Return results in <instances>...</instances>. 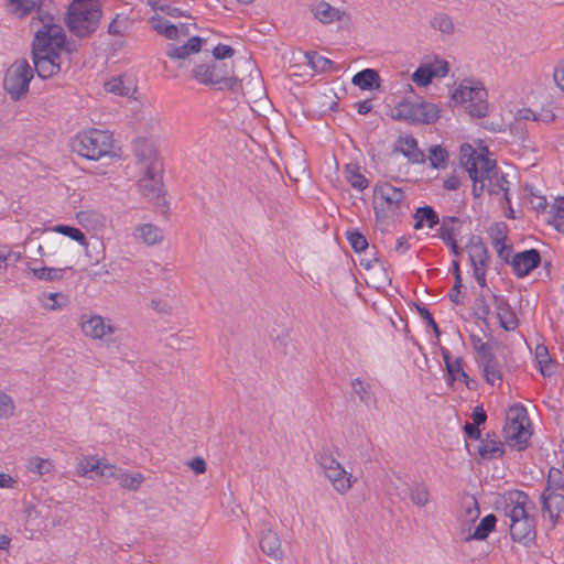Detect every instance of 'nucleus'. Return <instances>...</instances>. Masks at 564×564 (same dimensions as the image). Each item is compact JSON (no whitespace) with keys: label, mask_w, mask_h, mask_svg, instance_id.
<instances>
[{"label":"nucleus","mask_w":564,"mask_h":564,"mask_svg":"<svg viewBox=\"0 0 564 564\" xmlns=\"http://www.w3.org/2000/svg\"><path fill=\"white\" fill-rule=\"evenodd\" d=\"M40 22L42 26L34 34L31 55L34 72L47 79L62 70L59 50L66 44V34L51 14L41 15Z\"/></svg>","instance_id":"f257e3e1"},{"label":"nucleus","mask_w":564,"mask_h":564,"mask_svg":"<svg viewBox=\"0 0 564 564\" xmlns=\"http://www.w3.org/2000/svg\"><path fill=\"white\" fill-rule=\"evenodd\" d=\"M101 18L102 11L99 3L73 0L67 9L65 22L72 34L85 39L96 32Z\"/></svg>","instance_id":"f03ea898"},{"label":"nucleus","mask_w":564,"mask_h":564,"mask_svg":"<svg viewBox=\"0 0 564 564\" xmlns=\"http://www.w3.org/2000/svg\"><path fill=\"white\" fill-rule=\"evenodd\" d=\"M112 147V135L108 131L94 128L78 132L70 141L73 152L91 161L110 155Z\"/></svg>","instance_id":"7ed1b4c3"},{"label":"nucleus","mask_w":564,"mask_h":564,"mask_svg":"<svg viewBox=\"0 0 564 564\" xmlns=\"http://www.w3.org/2000/svg\"><path fill=\"white\" fill-rule=\"evenodd\" d=\"M531 422L525 408L518 403L509 408L502 433L505 442L519 452L528 447L532 435Z\"/></svg>","instance_id":"20e7f679"},{"label":"nucleus","mask_w":564,"mask_h":564,"mask_svg":"<svg viewBox=\"0 0 564 564\" xmlns=\"http://www.w3.org/2000/svg\"><path fill=\"white\" fill-rule=\"evenodd\" d=\"M512 508L509 511L510 535L516 542L533 541L535 539L534 520L529 517L525 505L529 496L524 491L516 490L510 494Z\"/></svg>","instance_id":"39448f33"},{"label":"nucleus","mask_w":564,"mask_h":564,"mask_svg":"<svg viewBox=\"0 0 564 564\" xmlns=\"http://www.w3.org/2000/svg\"><path fill=\"white\" fill-rule=\"evenodd\" d=\"M404 198V191L401 187H395L388 182L376 185L373 195L376 219L384 221L401 216Z\"/></svg>","instance_id":"423d86ee"},{"label":"nucleus","mask_w":564,"mask_h":564,"mask_svg":"<svg viewBox=\"0 0 564 564\" xmlns=\"http://www.w3.org/2000/svg\"><path fill=\"white\" fill-rule=\"evenodd\" d=\"M487 96L488 94L482 83L466 78L452 93L451 98L455 104L468 101V113L480 119L488 115Z\"/></svg>","instance_id":"0eeeda50"},{"label":"nucleus","mask_w":564,"mask_h":564,"mask_svg":"<svg viewBox=\"0 0 564 564\" xmlns=\"http://www.w3.org/2000/svg\"><path fill=\"white\" fill-rule=\"evenodd\" d=\"M34 76V69L25 58L12 63L3 77V89L11 100L19 101L29 93L30 83Z\"/></svg>","instance_id":"6e6552de"},{"label":"nucleus","mask_w":564,"mask_h":564,"mask_svg":"<svg viewBox=\"0 0 564 564\" xmlns=\"http://www.w3.org/2000/svg\"><path fill=\"white\" fill-rule=\"evenodd\" d=\"M440 108L434 104L403 100L395 106L392 118L409 123L431 124L440 119Z\"/></svg>","instance_id":"1a4fd4ad"},{"label":"nucleus","mask_w":564,"mask_h":564,"mask_svg":"<svg viewBox=\"0 0 564 564\" xmlns=\"http://www.w3.org/2000/svg\"><path fill=\"white\" fill-rule=\"evenodd\" d=\"M162 173L163 166L156 172H152L150 167H143V176L139 180L138 186L142 196L158 207L163 208L165 213L169 209V203L165 199Z\"/></svg>","instance_id":"9d476101"},{"label":"nucleus","mask_w":564,"mask_h":564,"mask_svg":"<svg viewBox=\"0 0 564 564\" xmlns=\"http://www.w3.org/2000/svg\"><path fill=\"white\" fill-rule=\"evenodd\" d=\"M133 151L138 161L143 164V167H150L153 172L163 166L161 160L158 155V150L154 147L153 142L148 140L147 138H137L133 141Z\"/></svg>","instance_id":"9b49d317"},{"label":"nucleus","mask_w":564,"mask_h":564,"mask_svg":"<svg viewBox=\"0 0 564 564\" xmlns=\"http://www.w3.org/2000/svg\"><path fill=\"white\" fill-rule=\"evenodd\" d=\"M216 80L217 89L227 88L234 93L241 88L242 80L235 76L234 67L221 61H209Z\"/></svg>","instance_id":"f8f14e48"},{"label":"nucleus","mask_w":564,"mask_h":564,"mask_svg":"<svg viewBox=\"0 0 564 564\" xmlns=\"http://www.w3.org/2000/svg\"><path fill=\"white\" fill-rule=\"evenodd\" d=\"M541 253L538 249L531 248L516 253L512 257L510 264L513 272L518 278L527 276L531 271L539 268L541 264Z\"/></svg>","instance_id":"ddd939ff"},{"label":"nucleus","mask_w":564,"mask_h":564,"mask_svg":"<svg viewBox=\"0 0 564 564\" xmlns=\"http://www.w3.org/2000/svg\"><path fill=\"white\" fill-rule=\"evenodd\" d=\"M492 304L495 306L500 327L507 332L514 330L519 325V319L511 308L508 300L502 295L492 294Z\"/></svg>","instance_id":"4468645a"},{"label":"nucleus","mask_w":564,"mask_h":564,"mask_svg":"<svg viewBox=\"0 0 564 564\" xmlns=\"http://www.w3.org/2000/svg\"><path fill=\"white\" fill-rule=\"evenodd\" d=\"M261 551L273 561L283 558V550L279 534L272 529H262L259 539Z\"/></svg>","instance_id":"2eb2a0df"},{"label":"nucleus","mask_w":564,"mask_h":564,"mask_svg":"<svg viewBox=\"0 0 564 564\" xmlns=\"http://www.w3.org/2000/svg\"><path fill=\"white\" fill-rule=\"evenodd\" d=\"M393 152L402 153L413 164L425 162V155L419 149L417 141L413 135L399 137L394 143Z\"/></svg>","instance_id":"dca6fc26"},{"label":"nucleus","mask_w":564,"mask_h":564,"mask_svg":"<svg viewBox=\"0 0 564 564\" xmlns=\"http://www.w3.org/2000/svg\"><path fill=\"white\" fill-rule=\"evenodd\" d=\"M478 362L482 367L484 378L487 383L494 386L496 381H502V371L494 352V347L478 356Z\"/></svg>","instance_id":"f3484780"},{"label":"nucleus","mask_w":564,"mask_h":564,"mask_svg":"<svg viewBox=\"0 0 564 564\" xmlns=\"http://www.w3.org/2000/svg\"><path fill=\"white\" fill-rule=\"evenodd\" d=\"M204 42V39L195 35L189 37L183 45H176L174 43L169 44L165 54L173 59H185L189 55L198 53Z\"/></svg>","instance_id":"a211bd4d"},{"label":"nucleus","mask_w":564,"mask_h":564,"mask_svg":"<svg viewBox=\"0 0 564 564\" xmlns=\"http://www.w3.org/2000/svg\"><path fill=\"white\" fill-rule=\"evenodd\" d=\"M465 249L471 265L487 267L489 261L488 249L480 236L471 235Z\"/></svg>","instance_id":"6ab92c4d"},{"label":"nucleus","mask_w":564,"mask_h":564,"mask_svg":"<svg viewBox=\"0 0 564 564\" xmlns=\"http://www.w3.org/2000/svg\"><path fill=\"white\" fill-rule=\"evenodd\" d=\"M83 333L95 339H101L106 334L113 333L111 325L105 324L101 316H91L87 321L82 323Z\"/></svg>","instance_id":"aec40b11"},{"label":"nucleus","mask_w":564,"mask_h":564,"mask_svg":"<svg viewBox=\"0 0 564 564\" xmlns=\"http://www.w3.org/2000/svg\"><path fill=\"white\" fill-rule=\"evenodd\" d=\"M325 476L329 479L335 490L340 494H345L351 488V475H349L341 465H336L325 471Z\"/></svg>","instance_id":"412c9836"},{"label":"nucleus","mask_w":564,"mask_h":564,"mask_svg":"<svg viewBox=\"0 0 564 564\" xmlns=\"http://www.w3.org/2000/svg\"><path fill=\"white\" fill-rule=\"evenodd\" d=\"M351 83L361 90L378 89L380 87V76L376 69L365 68L352 76Z\"/></svg>","instance_id":"4be33fe9"},{"label":"nucleus","mask_w":564,"mask_h":564,"mask_svg":"<svg viewBox=\"0 0 564 564\" xmlns=\"http://www.w3.org/2000/svg\"><path fill=\"white\" fill-rule=\"evenodd\" d=\"M42 0H8V10L18 18L29 15L34 9H37L39 18L47 13L41 12Z\"/></svg>","instance_id":"5701e85b"},{"label":"nucleus","mask_w":564,"mask_h":564,"mask_svg":"<svg viewBox=\"0 0 564 564\" xmlns=\"http://www.w3.org/2000/svg\"><path fill=\"white\" fill-rule=\"evenodd\" d=\"M314 17L323 24H329L339 21L344 14L337 8L330 6L328 2L319 1L312 8Z\"/></svg>","instance_id":"b1692460"},{"label":"nucleus","mask_w":564,"mask_h":564,"mask_svg":"<svg viewBox=\"0 0 564 564\" xmlns=\"http://www.w3.org/2000/svg\"><path fill=\"white\" fill-rule=\"evenodd\" d=\"M413 218L415 219L414 229L420 230L424 224L429 228H434L440 223V216L432 206L425 205L417 207Z\"/></svg>","instance_id":"393cba45"},{"label":"nucleus","mask_w":564,"mask_h":564,"mask_svg":"<svg viewBox=\"0 0 564 564\" xmlns=\"http://www.w3.org/2000/svg\"><path fill=\"white\" fill-rule=\"evenodd\" d=\"M443 360L445 362V368L447 372V384L453 386L456 378L464 371L463 364L464 360L462 357H457L455 361L451 359V352L446 348L441 349Z\"/></svg>","instance_id":"a878e982"},{"label":"nucleus","mask_w":564,"mask_h":564,"mask_svg":"<svg viewBox=\"0 0 564 564\" xmlns=\"http://www.w3.org/2000/svg\"><path fill=\"white\" fill-rule=\"evenodd\" d=\"M489 434H487V438H489ZM506 451L503 448L502 443L495 440H486L481 441V444L478 446V454L482 459H494L501 458L505 455Z\"/></svg>","instance_id":"bb28decb"},{"label":"nucleus","mask_w":564,"mask_h":564,"mask_svg":"<svg viewBox=\"0 0 564 564\" xmlns=\"http://www.w3.org/2000/svg\"><path fill=\"white\" fill-rule=\"evenodd\" d=\"M487 186L486 189L489 195H499L500 193H503V200L506 203H510L509 197V182L507 181L506 176L503 174H496L490 176L489 178H486Z\"/></svg>","instance_id":"cd10ccee"},{"label":"nucleus","mask_w":564,"mask_h":564,"mask_svg":"<svg viewBox=\"0 0 564 564\" xmlns=\"http://www.w3.org/2000/svg\"><path fill=\"white\" fill-rule=\"evenodd\" d=\"M481 159V153H477L476 150L468 143H464L460 147L459 162L462 166L469 173V171H479L478 161Z\"/></svg>","instance_id":"c85d7f7f"},{"label":"nucleus","mask_w":564,"mask_h":564,"mask_svg":"<svg viewBox=\"0 0 564 564\" xmlns=\"http://www.w3.org/2000/svg\"><path fill=\"white\" fill-rule=\"evenodd\" d=\"M547 213V224L552 225L558 232H564V198H555Z\"/></svg>","instance_id":"c756f323"},{"label":"nucleus","mask_w":564,"mask_h":564,"mask_svg":"<svg viewBox=\"0 0 564 564\" xmlns=\"http://www.w3.org/2000/svg\"><path fill=\"white\" fill-rule=\"evenodd\" d=\"M151 24L153 30H155L159 34H163L165 37L170 40H175L180 36L178 26L171 23L169 20L161 15L152 17Z\"/></svg>","instance_id":"7c9ffc66"},{"label":"nucleus","mask_w":564,"mask_h":564,"mask_svg":"<svg viewBox=\"0 0 564 564\" xmlns=\"http://www.w3.org/2000/svg\"><path fill=\"white\" fill-rule=\"evenodd\" d=\"M191 76L199 84L217 87L209 62L194 65L191 70Z\"/></svg>","instance_id":"2f4dec72"},{"label":"nucleus","mask_w":564,"mask_h":564,"mask_svg":"<svg viewBox=\"0 0 564 564\" xmlns=\"http://www.w3.org/2000/svg\"><path fill=\"white\" fill-rule=\"evenodd\" d=\"M497 523V517L494 513L484 517L479 524L475 528V531L467 540H485L495 530Z\"/></svg>","instance_id":"473e14b6"},{"label":"nucleus","mask_w":564,"mask_h":564,"mask_svg":"<svg viewBox=\"0 0 564 564\" xmlns=\"http://www.w3.org/2000/svg\"><path fill=\"white\" fill-rule=\"evenodd\" d=\"M307 64L317 73H326L333 67V61L319 55L315 51H308L304 54Z\"/></svg>","instance_id":"72a5a7b5"},{"label":"nucleus","mask_w":564,"mask_h":564,"mask_svg":"<svg viewBox=\"0 0 564 564\" xmlns=\"http://www.w3.org/2000/svg\"><path fill=\"white\" fill-rule=\"evenodd\" d=\"M347 181L352 188L364 191L369 186L368 180L359 172L357 164L346 165Z\"/></svg>","instance_id":"f704fd0d"},{"label":"nucleus","mask_w":564,"mask_h":564,"mask_svg":"<svg viewBox=\"0 0 564 564\" xmlns=\"http://www.w3.org/2000/svg\"><path fill=\"white\" fill-rule=\"evenodd\" d=\"M430 165L433 169H444L448 161V152L440 144L432 145L429 150Z\"/></svg>","instance_id":"c9c22d12"},{"label":"nucleus","mask_w":564,"mask_h":564,"mask_svg":"<svg viewBox=\"0 0 564 564\" xmlns=\"http://www.w3.org/2000/svg\"><path fill=\"white\" fill-rule=\"evenodd\" d=\"M138 230L140 231L142 240L149 246L155 245L162 240L161 230L152 224L142 225Z\"/></svg>","instance_id":"e433bc0d"},{"label":"nucleus","mask_w":564,"mask_h":564,"mask_svg":"<svg viewBox=\"0 0 564 564\" xmlns=\"http://www.w3.org/2000/svg\"><path fill=\"white\" fill-rule=\"evenodd\" d=\"M431 26L444 34H453L455 30L452 18L446 13L435 14L431 20Z\"/></svg>","instance_id":"4c0bfd02"},{"label":"nucleus","mask_w":564,"mask_h":564,"mask_svg":"<svg viewBox=\"0 0 564 564\" xmlns=\"http://www.w3.org/2000/svg\"><path fill=\"white\" fill-rule=\"evenodd\" d=\"M130 25L131 22L127 17L117 14L109 23L107 32L110 35L122 36L128 32Z\"/></svg>","instance_id":"58836bf2"},{"label":"nucleus","mask_w":564,"mask_h":564,"mask_svg":"<svg viewBox=\"0 0 564 564\" xmlns=\"http://www.w3.org/2000/svg\"><path fill=\"white\" fill-rule=\"evenodd\" d=\"M346 238L349 241L352 250L357 253H360L368 248L367 238L357 229L347 230Z\"/></svg>","instance_id":"ea45409f"},{"label":"nucleus","mask_w":564,"mask_h":564,"mask_svg":"<svg viewBox=\"0 0 564 564\" xmlns=\"http://www.w3.org/2000/svg\"><path fill=\"white\" fill-rule=\"evenodd\" d=\"M54 231L59 232L66 237H69L70 239L79 242L82 246H87L85 234L76 227L68 225H57L54 228Z\"/></svg>","instance_id":"a19ab883"},{"label":"nucleus","mask_w":564,"mask_h":564,"mask_svg":"<svg viewBox=\"0 0 564 564\" xmlns=\"http://www.w3.org/2000/svg\"><path fill=\"white\" fill-rule=\"evenodd\" d=\"M479 177L489 178L492 175L499 174L496 160H491L481 153V159L478 161Z\"/></svg>","instance_id":"79ce46f5"},{"label":"nucleus","mask_w":564,"mask_h":564,"mask_svg":"<svg viewBox=\"0 0 564 564\" xmlns=\"http://www.w3.org/2000/svg\"><path fill=\"white\" fill-rule=\"evenodd\" d=\"M434 78V73L432 72V67L430 65L420 66L412 74V80L419 85L426 87L432 83Z\"/></svg>","instance_id":"37998d69"},{"label":"nucleus","mask_w":564,"mask_h":564,"mask_svg":"<svg viewBox=\"0 0 564 564\" xmlns=\"http://www.w3.org/2000/svg\"><path fill=\"white\" fill-rule=\"evenodd\" d=\"M66 269H56L43 267L39 269H32L33 275L40 280L56 281L63 278V273Z\"/></svg>","instance_id":"c03bdc74"},{"label":"nucleus","mask_w":564,"mask_h":564,"mask_svg":"<svg viewBox=\"0 0 564 564\" xmlns=\"http://www.w3.org/2000/svg\"><path fill=\"white\" fill-rule=\"evenodd\" d=\"M120 487L130 490H137L143 481V477L140 474L130 475L126 473H119L117 476Z\"/></svg>","instance_id":"a18cd8bd"},{"label":"nucleus","mask_w":564,"mask_h":564,"mask_svg":"<svg viewBox=\"0 0 564 564\" xmlns=\"http://www.w3.org/2000/svg\"><path fill=\"white\" fill-rule=\"evenodd\" d=\"M411 501L420 507H424L429 502V490L424 484H416L410 492Z\"/></svg>","instance_id":"49530a36"},{"label":"nucleus","mask_w":564,"mask_h":564,"mask_svg":"<svg viewBox=\"0 0 564 564\" xmlns=\"http://www.w3.org/2000/svg\"><path fill=\"white\" fill-rule=\"evenodd\" d=\"M53 464L48 459L40 457H32L28 462V469L39 475L48 474L52 470Z\"/></svg>","instance_id":"de8ad7c7"},{"label":"nucleus","mask_w":564,"mask_h":564,"mask_svg":"<svg viewBox=\"0 0 564 564\" xmlns=\"http://www.w3.org/2000/svg\"><path fill=\"white\" fill-rule=\"evenodd\" d=\"M351 387L354 392L359 397V400L362 403L368 404L369 401L372 399V393L370 391V384L365 383L359 378H356L351 381Z\"/></svg>","instance_id":"09e8293b"},{"label":"nucleus","mask_w":564,"mask_h":564,"mask_svg":"<svg viewBox=\"0 0 564 564\" xmlns=\"http://www.w3.org/2000/svg\"><path fill=\"white\" fill-rule=\"evenodd\" d=\"M475 307H476L475 316L477 317V319L481 321L484 325L488 326V324H489L488 316L490 314V306L486 302L482 294L477 296V299L475 301Z\"/></svg>","instance_id":"8fccbe9b"},{"label":"nucleus","mask_w":564,"mask_h":564,"mask_svg":"<svg viewBox=\"0 0 564 564\" xmlns=\"http://www.w3.org/2000/svg\"><path fill=\"white\" fill-rule=\"evenodd\" d=\"M462 220L455 216H444L441 221V227L437 229L436 237L441 239V232L444 228L451 230L453 232V237H457L460 232L459 227L456 225H462Z\"/></svg>","instance_id":"3c124183"},{"label":"nucleus","mask_w":564,"mask_h":564,"mask_svg":"<svg viewBox=\"0 0 564 564\" xmlns=\"http://www.w3.org/2000/svg\"><path fill=\"white\" fill-rule=\"evenodd\" d=\"M415 308H416V312L419 313V315L425 321L426 326L433 329L436 337H440L441 336L440 327H438L437 323L435 322L432 313L429 311V308L426 306H424L423 304H417V303H415Z\"/></svg>","instance_id":"603ef678"},{"label":"nucleus","mask_w":564,"mask_h":564,"mask_svg":"<svg viewBox=\"0 0 564 564\" xmlns=\"http://www.w3.org/2000/svg\"><path fill=\"white\" fill-rule=\"evenodd\" d=\"M442 241L451 249L455 257H459L465 248L458 246L456 237H453V232L446 228L441 232Z\"/></svg>","instance_id":"864d4df0"},{"label":"nucleus","mask_w":564,"mask_h":564,"mask_svg":"<svg viewBox=\"0 0 564 564\" xmlns=\"http://www.w3.org/2000/svg\"><path fill=\"white\" fill-rule=\"evenodd\" d=\"M464 511H465V519L467 522H475L478 519L480 511H479L478 502L475 497H469L464 502Z\"/></svg>","instance_id":"5fc2aeb1"},{"label":"nucleus","mask_w":564,"mask_h":564,"mask_svg":"<svg viewBox=\"0 0 564 564\" xmlns=\"http://www.w3.org/2000/svg\"><path fill=\"white\" fill-rule=\"evenodd\" d=\"M317 463L324 473L332 469L336 465H340V463L329 453L328 449L321 451L317 454Z\"/></svg>","instance_id":"6e6d98bb"},{"label":"nucleus","mask_w":564,"mask_h":564,"mask_svg":"<svg viewBox=\"0 0 564 564\" xmlns=\"http://www.w3.org/2000/svg\"><path fill=\"white\" fill-rule=\"evenodd\" d=\"M100 459L95 458H85L78 464L77 470L82 476H85L89 473L94 474L90 478H94L98 470V464Z\"/></svg>","instance_id":"4d7b16f0"},{"label":"nucleus","mask_w":564,"mask_h":564,"mask_svg":"<svg viewBox=\"0 0 564 564\" xmlns=\"http://www.w3.org/2000/svg\"><path fill=\"white\" fill-rule=\"evenodd\" d=\"M469 177L473 181V189L471 194L475 198H479L484 189L486 188L487 184H485V178L479 177V171H469Z\"/></svg>","instance_id":"13d9d810"},{"label":"nucleus","mask_w":564,"mask_h":564,"mask_svg":"<svg viewBox=\"0 0 564 564\" xmlns=\"http://www.w3.org/2000/svg\"><path fill=\"white\" fill-rule=\"evenodd\" d=\"M546 484H549V487H553L556 490L564 489V478L561 469L551 467L549 469Z\"/></svg>","instance_id":"bf43d9fd"},{"label":"nucleus","mask_w":564,"mask_h":564,"mask_svg":"<svg viewBox=\"0 0 564 564\" xmlns=\"http://www.w3.org/2000/svg\"><path fill=\"white\" fill-rule=\"evenodd\" d=\"M14 404L10 395L0 391V417H9L13 415Z\"/></svg>","instance_id":"052dcab7"},{"label":"nucleus","mask_w":564,"mask_h":564,"mask_svg":"<svg viewBox=\"0 0 564 564\" xmlns=\"http://www.w3.org/2000/svg\"><path fill=\"white\" fill-rule=\"evenodd\" d=\"M105 90L108 93H112L118 96H124L128 94V89L126 88L121 78H112L105 83Z\"/></svg>","instance_id":"680f3d73"},{"label":"nucleus","mask_w":564,"mask_h":564,"mask_svg":"<svg viewBox=\"0 0 564 564\" xmlns=\"http://www.w3.org/2000/svg\"><path fill=\"white\" fill-rule=\"evenodd\" d=\"M120 471L121 470H117L116 466L106 463L105 459H100L96 476L117 479Z\"/></svg>","instance_id":"e2e57ef3"},{"label":"nucleus","mask_w":564,"mask_h":564,"mask_svg":"<svg viewBox=\"0 0 564 564\" xmlns=\"http://www.w3.org/2000/svg\"><path fill=\"white\" fill-rule=\"evenodd\" d=\"M234 54H235V50L231 46L219 43L213 50V57H214L213 59L223 61V59L232 57Z\"/></svg>","instance_id":"0e129e2a"},{"label":"nucleus","mask_w":564,"mask_h":564,"mask_svg":"<svg viewBox=\"0 0 564 564\" xmlns=\"http://www.w3.org/2000/svg\"><path fill=\"white\" fill-rule=\"evenodd\" d=\"M470 344L476 351L477 356L487 352L489 349H491L494 346L489 343H484L482 339L475 334L470 335Z\"/></svg>","instance_id":"69168bd1"},{"label":"nucleus","mask_w":564,"mask_h":564,"mask_svg":"<svg viewBox=\"0 0 564 564\" xmlns=\"http://www.w3.org/2000/svg\"><path fill=\"white\" fill-rule=\"evenodd\" d=\"M556 361L552 358L541 360L538 366L543 377H551L556 370Z\"/></svg>","instance_id":"338daca9"},{"label":"nucleus","mask_w":564,"mask_h":564,"mask_svg":"<svg viewBox=\"0 0 564 564\" xmlns=\"http://www.w3.org/2000/svg\"><path fill=\"white\" fill-rule=\"evenodd\" d=\"M429 65L432 67L434 77H445L449 72V66L446 61L436 59L434 63Z\"/></svg>","instance_id":"774afa93"}]
</instances>
